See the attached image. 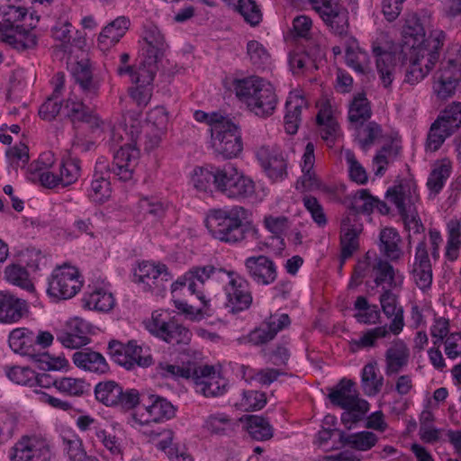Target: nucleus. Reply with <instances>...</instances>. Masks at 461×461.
<instances>
[{
    "label": "nucleus",
    "mask_w": 461,
    "mask_h": 461,
    "mask_svg": "<svg viewBox=\"0 0 461 461\" xmlns=\"http://www.w3.org/2000/svg\"><path fill=\"white\" fill-rule=\"evenodd\" d=\"M62 441L64 451H66L70 461H89V457L86 456L82 447V442L79 439H68L64 438Z\"/></svg>",
    "instance_id": "64"
},
{
    "label": "nucleus",
    "mask_w": 461,
    "mask_h": 461,
    "mask_svg": "<svg viewBox=\"0 0 461 461\" xmlns=\"http://www.w3.org/2000/svg\"><path fill=\"white\" fill-rule=\"evenodd\" d=\"M450 170L451 167L449 162H442L441 164L436 166L430 172L428 178V188L435 194L439 193V191L444 186L446 180L450 176Z\"/></svg>",
    "instance_id": "47"
},
{
    "label": "nucleus",
    "mask_w": 461,
    "mask_h": 461,
    "mask_svg": "<svg viewBox=\"0 0 461 461\" xmlns=\"http://www.w3.org/2000/svg\"><path fill=\"white\" fill-rule=\"evenodd\" d=\"M245 267L249 276L258 285H268L274 283L277 276L276 264L264 255L248 258L245 260Z\"/></svg>",
    "instance_id": "13"
},
{
    "label": "nucleus",
    "mask_w": 461,
    "mask_h": 461,
    "mask_svg": "<svg viewBox=\"0 0 461 461\" xmlns=\"http://www.w3.org/2000/svg\"><path fill=\"white\" fill-rule=\"evenodd\" d=\"M293 100L290 97L286 103V114L285 116V131L288 134H295L298 130L299 122L301 120V113H302V104L303 103V99H301L300 104L296 103L293 104Z\"/></svg>",
    "instance_id": "49"
},
{
    "label": "nucleus",
    "mask_w": 461,
    "mask_h": 461,
    "mask_svg": "<svg viewBox=\"0 0 461 461\" xmlns=\"http://www.w3.org/2000/svg\"><path fill=\"white\" fill-rule=\"evenodd\" d=\"M226 272L221 268H215L213 266H204V267H194L188 271V274H191V283L189 285V291L193 294H196L198 299L201 300L204 306L207 305V302L205 301L204 295L202 292L196 290V283L195 281L200 282L202 285L209 279L211 276L214 275H224Z\"/></svg>",
    "instance_id": "34"
},
{
    "label": "nucleus",
    "mask_w": 461,
    "mask_h": 461,
    "mask_svg": "<svg viewBox=\"0 0 461 461\" xmlns=\"http://www.w3.org/2000/svg\"><path fill=\"white\" fill-rule=\"evenodd\" d=\"M236 95L244 99L256 115L267 117L276 106L277 97L273 86L258 77H249L235 81Z\"/></svg>",
    "instance_id": "2"
},
{
    "label": "nucleus",
    "mask_w": 461,
    "mask_h": 461,
    "mask_svg": "<svg viewBox=\"0 0 461 461\" xmlns=\"http://www.w3.org/2000/svg\"><path fill=\"white\" fill-rule=\"evenodd\" d=\"M372 267L375 273L374 281L377 286L384 283H386L390 288L396 286L395 270L388 259L376 258Z\"/></svg>",
    "instance_id": "41"
},
{
    "label": "nucleus",
    "mask_w": 461,
    "mask_h": 461,
    "mask_svg": "<svg viewBox=\"0 0 461 461\" xmlns=\"http://www.w3.org/2000/svg\"><path fill=\"white\" fill-rule=\"evenodd\" d=\"M385 374L392 375L398 374L407 366L410 350L406 344L402 340H396L385 352Z\"/></svg>",
    "instance_id": "27"
},
{
    "label": "nucleus",
    "mask_w": 461,
    "mask_h": 461,
    "mask_svg": "<svg viewBox=\"0 0 461 461\" xmlns=\"http://www.w3.org/2000/svg\"><path fill=\"white\" fill-rule=\"evenodd\" d=\"M72 360L76 366L86 371L105 374L109 370L104 356L88 348L75 352Z\"/></svg>",
    "instance_id": "26"
},
{
    "label": "nucleus",
    "mask_w": 461,
    "mask_h": 461,
    "mask_svg": "<svg viewBox=\"0 0 461 461\" xmlns=\"http://www.w3.org/2000/svg\"><path fill=\"white\" fill-rule=\"evenodd\" d=\"M236 177L237 179L232 183L226 196L230 198H244L252 195L255 192L254 182L240 173H238Z\"/></svg>",
    "instance_id": "51"
},
{
    "label": "nucleus",
    "mask_w": 461,
    "mask_h": 461,
    "mask_svg": "<svg viewBox=\"0 0 461 461\" xmlns=\"http://www.w3.org/2000/svg\"><path fill=\"white\" fill-rule=\"evenodd\" d=\"M230 288L227 291L226 307L230 312L236 313L247 310L252 303V295L248 282L242 277L231 278Z\"/></svg>",
    "instance_id": "16"
},
{
    "label": "nucleus",
    "mask_w": 461,
    "mask_h": 461,
    "mask_svg": "<svg viewBox=\"0 0 461 461\" xmlns=\"http://www.w3.org/2000/svg\"><path fill=\"white\" fill-rule=\"evenodd\" d=\"M65 109H68L67 116L70 119L72 123L77 122H86L92 110L85 105L83 102H75L71 97H68L64 104Z\"/></svg>",
    "instance_id": "53"
},
{
    "label": "nucleus",
    "mask_w": 461,
    "mask_h": 461,
    "mask_svg": "<svg viewBox=\"0 0 461 461\" xmlns=\"http://www.w3.org/2000/svg\"><path fill=\"white\" fill-rule=\"evenodd\" d=\"M5 275L7 281L13 285H18L28 292H34V285L29 279V274L25 267L19 265L8 266L5 270Z\"/></svg>",
    "instance_id": "46"
},
{
    "label": "nucleus",
    "mask_w": 461,
    "mask_h": 461,
    "mask_svg": "<svg viewBox=\"0 0 461 461\" xmlns=\"http://www.w3.org/2000/svg\"><path fill=\"white\" fill-rule=\"evenodd\" d=\"M72 75L86 97L92 99L97 96L100 84L94 78L87 60L76 62L72 67Z\"/></svg>",
    "instance_id": "22"
},
{
    "label": "nucleus",
    "mask_w": 461,
    "mask_h": 461,
    "mask_svg": "<svg viewBox=\"0 0 461 461\" xmlns=\"http://www.w3.org/2000/svg\"><path fill=\"white\" fill-rule=\"evenodd\" d=\"M401 241V236L395 229L392 227L382 229L378 242L380 253L390 261L399 260L403 255L400 247Z\"/></svg>",
    "instance_id": "24"
},
{
    "label": "nucleus",
    "mask_w": 461,
    "mask_h": 461,
    "mask_svg": "<svg viewBox=\"0 0 461 461\" xmlns=\"http://www.w3.org/2000/svg\"><path fill=\"white\" fill-rule=\"evenodd\" d=\"M303 176L297 181L296 188H300V185L303 190H312L318 186L317 179L315 177V174L312 171L314 165V145L312 142H308L304 154H303Z\"/></svg>",
    "instance_id": "31"
},
{
    "label": "nucleus",
    "mask_w": 461,
    "mask_h": 461,
    "mask_svg": "<svg viewBox=\"0 0 461 461\" xmlns=\"http://www.w3.org/2000/svg\"><path fill=\"white\" fill-rule=\"evenodd\" d=\"M375 367L376 363H368L362 370V387L365 393L369 396L377 394L383 386L384 378L377 376Z\"/></svg>",
    "instance_id": "38"
},
{
    "label": "nucleus",
    "mask_w": 461,
    "mask_h": 461,
    "mask_svg": "<svg viewBox=\"0 0 461 461\" xmlns=\"http://www.w3.org/2000/svg\"><path fill=\"white\" fill-rule=\"evenodd\" d=\"M354 387L355 383L352 380L343 378L334 388L330 389L328 398L335 406L352 408L354 403L362 400L358 398Z\"/></svg>",
    "instance_id": "25"
},
{
    "label": "nucleus",
    "mask_w": 461,
    "mask_h": 461,
    "mask_svg": "<svg viewBox=\"0 0 461 461\" xmlns=\"http://www.w3.org/2000/svg\"><path fill=\"white\" fill-rule=\"evenodd\" d=\"M380 303L384 313L387 318L393 317L389 329L394 335L399 334L404 326L403 321V310L401 306H397V297L391 291V289H385L380 295Z\"/></svg>",
    "instance_id": "23"
},
{
    "label": "nucleus",
    "mask_w": 461,
    "mask_h": 461,
    "mask_svg": "<svg viewBox=\"0 0 461 461\" xmlns=\"http://www.w3.org/2000/svg\"><path fill=\"white\" fill-rule=\"evenodd\" d=\"M91 183L90 198L95 202L102 203L105 202L111 195L110 182L103 176H96Z\"/></svg>",
    "instance_id": "56"
},
{
    "label": "nucleus",
    "mask_w": 461,
    "mask_h": 461,
    "mask_svg": "<svg viewBox=\"0 0 461 461\" xmlns=\"http://www.w3.org/2000/svg\"><path fill=\"white\" fill-rule=\"evenodd\" d=\"M267 403L265 393L258 391H244L241 405L246 411L261 410Z\"/></svg>",
    "instance_id": "63"
},
{
    "label": "nucleus",
    "mask_w": 461,
    "mask_h": 461,
    "mask_svg": "<svg viewBox=\"0 0 461 461\" xmlns=\"http://www.w3.org/2000/svg\"><path fill=\"white\" fill-rule=\"evenodd\" d=\"M386 197L396 205L405 227L414 233H421L425 228L419 217L415 203L418 201L416 185L412 182L401 183L386 192Z\"/></svg>",
    "instance_id": "5"
},
{
    "label": "nucleus",
    "mask_w": 461,
    "mask_h": 461,
    "mask_svg": "<svg viewBox=\"0 0 461 461\" xmlns=\"http://www.w3.org/2000/svg\"><path fill=\"white\" fill-rule=\"evenodd\" d=\"M352 221L349 216H347L341 221V265L344 264V260L350 258L353 253L358 249V236L362 231L361 224L357 225Z\"/></svg>",
    "instance_id": "20"
},
{
    "label": "nucleus",
    "mask_w": 461,
    "mask_h": 461,
    "mask_svg": "<svg viewBox=\"0 0 461 461\" xmlns=\"http://www.w3.org/2000/svg\"><path fill=\"white\" fill-rule=\"evenodd\" d=\"M63 105L59 97H54L51 94L45 103L41 105L39 115L41 119L50 122L57 117Z\"/></svg>",
    "instance_id": "62"
},
{
    "label": "nucleus",
    "mask_w": 461,
    "mask_h": 461,
    "mask_svg": "<svg viewBox=\"0 0 461 461\" xmlns=\"http://www.w3.org/2000/svg\"><path fill=\"white\" fill-rule=\"evenodd\" d=\"M246 49L247 56L252 65L260 68L268 63L270 54L259 41L255 40L248 41Z\"/></svg>",
    "instance_id": "52"
},
{
    "label": "nucleus",
    "mask_w": 461,
    "mask_h": 461,
    "mask_svg": "<svg viewBox=\"0 0 461 461\" xmlns=\"http://www.w3.org/2000/svg\"><path fill=\"white\" fill-rule=\"evenodd\" d=\"M461 126V103L454 102L447 105L430 125L427 137V147L437 151L447 138L454 134Z\"/></svg>",
    "instance_id": "6"
},
{
    "label": "nucleus",
    "mask_w": 461,
    "mask_h": 461,
    "mask_svg": "<svg viewBox=\"0 0 461 461\" xmlns=\"http://www.w3.org/2000/svg\"><path fill=\"white\" fill-rule=\"evenodd\" d=\"M80 161L76 158H70L63 162L59 168L60 184L68 186L74 183L79 176Z\"/></svg>",
    "instance_id": "57"
},
{
    "label": "nucleus",
    "mask_w": 461,
    "mask_h": 461,
    "mask_svg": "<svg viewBox=\"0 0 461 461\" xmlns=\"http://www.w3.org/2000/svg\"><path fill=\"white\" fill-rule=\"evenodd\" d=\"M148 329L151 333L172 345H187L192 337L188 329L175 321H160L153 317Z\"/></svg>",
    "instance_id": "12"
},
{
    "label": "nucleus",
    "mask_w": 461,
    "mask_h": 461,
    "mask_svg": "<svg viewBox=\"0 0 461 461\" xmlns=\"http://www.w3.org/2000/svg\"><path fill=\"white\" fill-rule=\"evenodd\" d=\"M437 32H441L443 38L440 41V49L442 48L446 34L443 31L431 32L429 36L426 38L425 29L420 22V19L416 14L409 15L405 21V24L402 29V44L401 46V55L403 59H407L408 52H413L416 50L423 51L429 50L426 44L429 40L434 38Z\"/></svg>",
    "instance_id": "9"
},
{
    "label": "nucleus",
    "mask_w": 461,
    "mask_h": 461,
    "mask_svg": "<svg viewBox=\"0 0 461 461\" xmlns=\"http://www.w3.org/2000/svg\"><path fill=\"white\" fill-rule=\"evenodd\" d=\"M214 172L215 167L212 166L210 167V169L207 167H199L195 169L192 176V182L195 189L206 192L209 190L212 184L214 185Z\"/></svg>",
    "instance_id": "55"
},
{
    "label": "nucleus",
    "mask_w": 461,
    "mask_h": 461,
    "mask_svg": "<svg viewBox=\"0 0 461 461\" xmlns=\"http://www.w3.org/2000/svg\"><path fill=\"white\" fill-rule=\"evenodd\" d=\"M434 91L440 99L452 97L458 82L461 78V72L455 59H448L442 67L436 77Z\"/></svg>",
    "instance_id": "15"
},
{
    "label": "nucleus",
    "mask_w": 461,
    "mask_h": 461,
    "mask_svg": "<svg viewBox=\"0 0 461 461\" xmlns=\"http://www.w3.org/2000/svg\"><path fill=\"white\" fill-rule=\"evenodd\" d=\"M461 126V103L454 102L447 105L430 125L427 137V147L437 151L447 138L454 134Z\"/></svg>",
    "instance_id": "7"
},
{
    "label": "nucleus",
    "mask_w": 461,
    "mask_h": 461,
    "mask_svg": "<svg viewBox=\"0 0 461 461\" xmlns=\"http://www.w3.org/2000/svg\"><path fill=\"white\" fill-rule=\"evenodd\" d=\"M214 128H212V144L214 150L225 158L237 157L243 149L241 135L238 125L225 117L221 122H218Z\"/></svg>",
    "instance_id": "8"
},
{
    "label": "nucleus",
    "mask_w": 461,
    "mask_h": 461,
    "mask_svg": "<svg viewBox=\"0 0 461 461\" xmlns=\"http://www.w3.org/2000/svg\"><path fill=\"white\" fill-rule=\"evenodd\" d=\"M130 341L123 344L119 340H111L108 344V354L118 365L127 370L134 369V360L131 359Z\"/></svg>",
    "instance_id": "39"
},
{
    "label": "nucleus",
    "mask_w": 461,
    "mask_h": 461,
    "mask_svg": "<svg viewBox=\"0 0 461 461\" xmlns=\"http://www.w3.org/2000/svg\"><path fill=\"white\" fill-rule=\"evenodd\" d=\"M238 170L230 164L225 165L222 168L215 167L214 186L217 191L227 195L232 183L237 179Z\"/></svg>",
    "instance_id": "45"
},
{
    "label": "nucleus",
    "mask_w": 461,
    "mask_h": 461,
    "mask_svg": "<svg viewBox=\"0 0 461 461\" xmlns=\"http://www.w3.org/2000/svg\"><path fill=\"white\" fill-rule=\"evenodd\" d=\"M90 384L83 379L62 377L59 380L58 390L72 396H81L88 392Z\"/></svg>",
    "instance_id": "50"
},
{
    "label": "nucleus",
    "mask_w": 461,
    "mask_h": 461,
    "mask_svg": "<svg viewBox=\"0 0 461 461\" xmlns=\"http://www.w3.org/2000/svg\"><path fill=\"white\" fill-rule=\"evenodd\" d=\"M317 123L321 128V136L324 140H334L339 124L330 114H326L321 111L319 112L317 118Z\"/></svg>",
    "instance_id": "59"
},
{
    "label": "nucleus",
    "mask_w": 461,
    "mask_h": 461,
    "mask_svg": "<svg viewBox=\"0 0 461 461\" xmlns=\"http://www.w3.org/2000/svg\"><path fill=\"white\" fill-rule=\"evenodd\" d=\"M195 364H188V366H177L167 363H159L158 370L160 375L165 378H193L197 377Z\"/></svg>",
    "instance_id": "44"
},
{
    "label": "nucleus",
    "mask_w": 461,
    "mask_h": 461,
    "mask_svg": "<svg viewBox=\"0 0 461 461\" xmlns=\"http://www.w3.org/2000/svg\"><path fill=\"white\" fill-rule=\"evenodd\" d=\"M236 9L252 26L258 25L262 19L261 11L253 0H239Z\"/></svg>",
    "instance_id": "54"
},
{
    "label": "nucleus",
    "mask_w": 461,
    "mask_h": 461,
    "mask_svg": "<svg viewBox=\"0 0 461 461\" xmlns=\"http://www.w3.org/2000/svg\"><path fill=\"white\" fill-rule=\"evenodd\" d=\"M339 441L343 445H348L354 449L366 451L375 445L377 437L370 431H361L349 435H347L344 431H339Z\"/></svg>",
    "instance_id": "35"
},
{
    "label": "nucleus",
    "mask_w": 461,
    "mask_h": 461,
    "mask_svg": "<svg viewBox=\"0 0 461 461\" xmlns=\"http://www.w3.org/2000/svg\"><path fill=\"white\" fill-rule=\"evenodd\" d=\"M81 286L78 270L64 265L52 272L47 293L50 296L66 300L75 296Z\"/></svg>",
    "instance_id": "10"
},
{
    "label": "nucleus",
    "mask_w": 461,
    "mask_h": 461,
    "mask_svg": "<svg viewBox=\"0 0 461 461\" xmlns=\"http://www.w3.org/2000/svg\"><path fill=\"white\" fill-rule=\"evenodd\" d=\"M248 218V210L242 206L213 209L210 211L205 225L215 239L223 242L237 243L248 235L258 239V230Z\"/></svg>",
    "instance_id": "1"
},
{
    "label": "nucleus",
    "mask_w": 461,
    "mask_h": 461,
    "mask_svg": "<svg viewBox=\"0 0 461 461\" xmlns=\"http://www.w3.org/2000/svg\"><path fill=\"white\" fill-rule=\"evenodd\" d=\"M247 429L252 438L256 440H268L273 437V428L262 416L247 415Z\"/></svg>",
    "instance_id": "37"
},
{
    "label": "nucleus",
    "mask_w": 461,
    "mask_h": 461,
    "mask_svg": "<svg viewBox=\"0 0 461 461\" xmlns=\"http://www.w3.org/2000/svg\"><path fill=\"white\" fill-rule=\"evenodd\" d=\"M51 452L48 442L38 438L23 437L13 447L12 461H49Z\"/></svg>",
    "instance_id": "11"
},
{
    "label": "nucleus",
    "mask_w": 461,
    "mask_h": 461,
    "mask_svg": "<svg viewBox=\"0 0 461 461\" xmlns=\"http://www.w3.org/2000/svg\"><path fill=\"white\" fill-rule=\"evenodd\" d=\"M28 312L25 300L6 291H0V322L14 323Z\"/></svg>",
    "instance_id": "17"
},
{
    "label": "nucleus",
    "mask_w": 461,
    "mask_h": 461,
    "mask_svg": "<svg viewBox=\"0 0 461 461\" xmlns=\"http://www.w3.org/2000/svg\"><path fill=\"white\" fill-rule=\"evenodd\" d=\"M129 24L130 21L126 17L120 16L106 25L98 37L101 48H109L117 43L125 34Z\"/></svg>",
    "instance_id": "30"
},
{
    "label": "nucleus",
    "mask_w": 461,
    "mask_h": 461,
    "mask_svg": "<svg viewBox=\"0 0 461 461\" xmlns=\"http://www.w3.org/2000/svg\"><path fill=\"white\" fill-rule=\"evenodd\" d=\"M372 115L371 107L368 100L365 94H358L354 97L349 112L348 120L351 122L364 123L365 121L368 120Z\"/></svg>",
    "instance_id": "43"
},
{
    "label": "nucleus",
    "mask_w": 461,
    "mask_h": 461,
    "mask_svg": "<svg viewBox=\"0 0 461 461\" xmlns=\"http://www.w3.org/2000/svg\"><path fill=\"white\" fill-rule=\"evenodd\" d=\"M257 158L268 177L277 180L286 175V163L276 150L267 147H261L257 151Z\"/></svg>",
    "instance_id": "19"
},
{
    "label": "nucleus",
    "mask_w": 461,
    "mask_h": 461,
    "mask_svg": "<svg viewBox=\"0 0 461 461\" xmlns=\"http://www.w3.org/2000/svg\"><path fill=\"white\" fill-rule=\"evenodd\" d=\"M57 340L68 348H79L90 343L88 336H78L67 330H60L56 335Z\"/></svg>",
    "instance_id": "61"
},
{
    "label": "nucleus",
    "mask_w": 461,
    "mask_h": 461,
    "mask_svg": "<svg viewBox=\"0 0 461 461\" xmlns=\"http://www.w3.org/2000/svg\"><path fill=\"white\" fill-rule=\"evenodd\" d=\"M27 10L23 7L8 5L4 13V20L0 22V31H3V42L18 50H26L37 46L36 34L26 30L17 23L23 20Z\"/></svg>",
    "instance_id": "4"
},
{
    "label": "nucleus",
    "mask_w": 461,
    "mask_h": 461,
    "mask_svg": "<svg viewBox=\"0 0 461 461\" xmlns=\"http://www.w3.org/2000/svg\"><path fill=\"white\" fill-rule=\"evenodd\" d=\"M376 198L371 195L367 189L358 190L353 196H347L344 203L349 211L352 221H357L359 213L370 214L373 212Z\"/></svg>",
    "instance_id": "28"
},
{
    "label": "nucleus",
    "mask_w": 461,
    "mask_h": 461,
    "mask_svg": "<svg viewBox=\"0 0 461 461\" xmlns=\"http://www.w3.org/2000/svg\"><path fill=\"white\" fill-rule=\"evenodd\" d=\"M318 14L334 34L342 36L348 33V12L339 1Z\"/></svg>",
    "instance_id": "21"
},
{
    "label": "nucleus",
    "mask_w": 461,
    "mask_h": 461,
    "mask_svg": "<svg viewBox=\"0 0 461 461\" xmlns=\"http://www.w3.org/2000/svg\"><path fill=\"white\" fill-rule=\"evenodd\" d=\"M443 38L441 32H437L434 38H431L425 43L429 50L408 52L407 59L402 58L401 51L398 59H401L402 65L409 62L405 69V81L411 85H414L423 79L426 75L434 68L439 59L440 41Z\"/></svg>",
    "instance_id": "3"
},
{
    "label": "nucleus",
    "mask_w": 461,
    "mask_h": 461,
    "mask_svg": "<svg viewBox=\"0 0 461 461\" xmlns=\"http://www.w3.org/2000/svg\"><path fill=\"white\" fill-rule=\"evenodd\" d=\"M345 411L341 414V422L351 429V424L362 420L365 414L368 411L369 403L366 400H361L353 404L352 408H343Z\"/></svg>",
    "instance_id": "48"
},
{
    "label": "nucleus",
    "mask_w": 461,
    "mask_h": 461,
    "mask_svg": "<svg viewBox=\"0 0 461 461\" xmlns=\"http://www.w3.org/2000/svg\"><path fill=\"white\" fill-rule=\"evenodd\" d=\"M154 438L163 437L158 443V447L166 451L167 455L172 461H194L193 457L186 453H179L178 449L172 447L174 432L171 429L163 430L162 432H152Z\"/></svg>",
    "instance_id": "42"
},
{
    "label": "nucleus",
    "mask_w": 461,
    "mask_h": 461,
    "mask_svg": "<svg viewBox=\"0 0 461 461\" xmlns=\"http://www.w3.org/2000/svg\"><path fill=\"white\" fill-rule=\"evenodd\" d=\"M149 400L151 402L146 406V411L150 417V420L158 422L175 417L176 409L166 398L151 394Z\"/></svg>",
    "instance_id": "32"
},
{
    "label": "nucleus",
    "mask_w": 461,
    "mask_h": 461,
    "mask_svg": "<svg viewBox=\"0 0 461 461\" xmlns=\"http://www.w3.org/2000/svg\"><path fill=\"white\" fill-rule=\"evenodd\" d=\"M160 276H163L162 279L166 281L172 277L164 264L155 265L149 262H142L140 264L138 271L135 272V276L139 278V281L147 283L149 285H150L149 280H156Z\"/></svg>",
    "instance_id": "40"
},
{
    "label": "nucleus",
    "mask_w": 461,
    "mask_h": 461,
    "mask_svg": "<svg viewBox=\"0 0 461 461\" xmlns=\"http://www.w3.org/2000/svg\"><path fill=\"white\" fill-rule=\"evenodd\" d=\"M122 393V386L114 381L100 382L95 387L97 401L106 406H115Z\"/></svg>",
    "instance_id": "36"
},
{
    "label": "nucleus",
    "mask_w": 461,
    "mask_h": 461,
    "mask_svg": "<svg viewBox=\"0 0 461 461\" xmlns=\"http://www.w3.org/2000/svg\"><path fill=\"white\" fill-rule=\"evenodd\" d=\"M140 154V149L134 144L122 146L115 152L112 167L109 170L122 181L130 180L139 163Z\"/></svg>",
    "instance_id": "14"
},
{
    "label": "nucleus",
    "mask_w": 461,
    "mask_h": 461,
    "mask_svg": "<svg viewBox=\"0 0 461 461\" xmlns=\"http://www.w3.org/2000/svg\"><path fill=\"white\" fill-rule=\"evenodd\" d=\"M346 160L348 164L351 180L360 185L366 184L367 182V174L352 151L348 150L346 152Z\"/></svg>",
    "instance_id": "60"
},
{
    "label": "nucleus",
    "mask_w": 461,
    "mask_h": 461,
    "mask_svg": "<svg viewBox=\"0 0 461 461\" xmlns=\"http://www.w3.org/2000/svg\"><path fill=\"white\" fill-rule=\"evenodd\" d=\"M6 374L10 380L18 384L33 387V383H36V373L29 367L14 366Z\"/></svg>",
    "instance_id": "58"
},
{
    "label": "nucleus",
    "mask_w": 461,
    "mask_h": 461,
    "mask_svg": "<svg viewBox=\"0 0 461 461\" xmlns=\"http://www.w3.org/2000/svg\"><path fill=\"white\" fill-rule=\"evenodd\" d=\"M9 346L15 353L30 357L36 349L35 335L24 328L15 329L9 335Z\"/></svg>",
    "instance_id": "29"
},
{
    "label": "nucleus",
    "mask_w": 461,
    "mask_h": 461,
    "mask_svg": "<svg viewBox=\"0 0 461 461\" xmlns=\"http://www.w3.org/2000/svg\"><path fill=\"white\" fill-rule=\"evenodd\" d=\"M197 377L192 380L197 386H200V392L205 397H215L223 394L225 392V383H221L215 376V370L212 366H197Z\"/></svg>",
    "instance_id": "18"
},
{
    "label": "nucleus",
    "mask_w": 461,
    "mask_h": 461,
    "mask_svg": "<svg viewBox=\"0 0 461 461\" xmlns=\"http://www.w3.org/2000/svg\"><path fill=\"white\" fill-rule=\"evenodd\" d=\"M373 53L376 57V68L383 85L384 87H389L393 82L392 71L394 66L395 55L384 50L379 46L373 48Z\"/></svg>",
    "instance_id": "33"
}]
</instances>
